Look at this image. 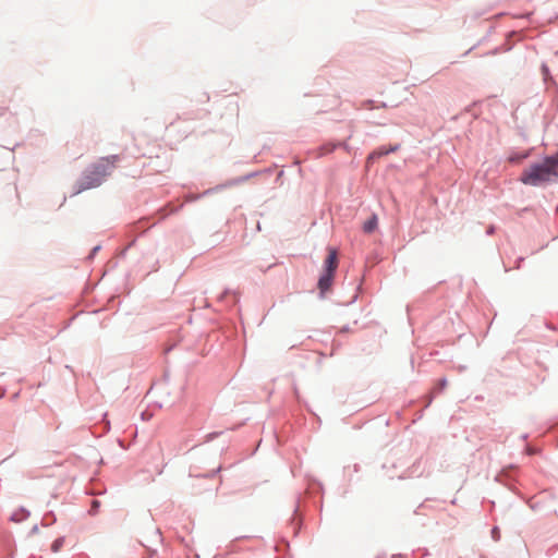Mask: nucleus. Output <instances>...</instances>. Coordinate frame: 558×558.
<instances>
[{
    "label": "nucleus",
    "mask_w": 558,
    "mask_h": 558,
    "mask_svg": "<svg viewBox=\"0 0 558 558\" xmlns=\"http://www.w3.org/2000/svg\"><path fill=\"white\" fill-rule=\"evenodd\" d=\"M529 154L527 153H524V154H513L511 156H509L508 160L509 162H520L521 160L527 158Z\"/></svg>",
    "instance_id": "obj_6"
},
{
    "label": "nucleus",
    "mask_w": 558,
    "mask_h": 558,
    "mask_svg": "<svg viewBox=\"0 0 558 558\" xmlns=\"http://www.w3.org/2000/svg\"><path fill=\"white\" fill-rule=\"evenodd\" d=\"M558 180V154L546 157L543 162L535 163L525 169L521 175V182L526 185L537 186Z\"/></svg>",
    "instance_id": "obj_2"
},
{
    "label": "nucleus",
    "mask_w": 558,
    "mask_h": 558,
    "mask_svg": "<svg viewBox=\"0 0 558 558\" xmlns=\"http://www.w3.org/2000/svg\"><path fill=\"white\" fill-rule=\"evenodd\" d=\"M377 225H378L377 216L373 215L367 221L364 222L363 230L366 233H372L373 231L376 230Z\"/></svg>",
    "instance_id": "obj_5"
},
{
    "label": "nucleus",
    "mask_w": 558,
    "mask_h": 558,
    "mask_svg": "<svg viewBox=\"0 0 558 558\" xmlns=\"http://www.w3.org/2000/svg\"><path fill=\"white\" fill-rule=\"evenodd\" d=\"M398 149V146H392L390 148H384V147H380L376 150H374L369 156H368V161L371 160H374L375 158H379L380 156H384V155H387L391 151H396Z\"/></svg>",
    "instance_id": "obj_4"
},
{
    "label": "nucleus",
    "mask_w": 558,
    "mask_h": 558,
    "mask_svg": "<svg viewBox=\"0 0 558 558\" xmlns=\"http://www.w3.org/2000/svg\"><path fill=\"white\" fill-rule=\"evenodd\" d=\"M338 267V252L333 247L328 248V256L324 265V274L318 280V288L322 292L329 290L332 283L335 271Z\"/></svg>",
    "instance_id": "obj_3"
},
{
    "label": "nucleus",
    "mask_w": 558,
    "mask_h": 558,
    "mask_svg": "<svg viewBox=\"0 0 558 558\" xmlns=\"http://www.w3.org/2000/svg\"><path fill=\"white\" fill-rule=\"evenodd\" d=\"M543 72H544V74H547L548 69H547V66H546V65H543Z\"/></svg>",
    "instance_id": "obj_8"
},
{
    "label": "nucleus",
    "mask_w": 558,
    "mask_h": 558,
    "mask_svg": "<svg viewBox=\"0 0 558 558\" xmlns=\"http://www.w3.org/2000/svg\"><path fill=\"white\" fill-rule=\"evenodd\" d=\"M62 545H63V539H62V538H58V539H56V541L52 543L51 548H52V550H53L54 553H57V551H59V550H60V548L62 547Z\"/></svg>",
    "instance_id": "obj_7"
},
{
    "label": "nucleus",
    "mask_w": 558,
    "mask_h": 558,
    "mask_svg": "<svg viewBox=\"0 0 558 558\" xmlns=\"http://www.w3.org/2000/svg\"><path fill=\"white\" fill-rule=\"evenodd\" d=\"M93 505H94L95 507H98V501H96V500H95V501L93 502Z\"/></svg>",
    "instance_id": "obj_9"
},
{
    "label": "nucleus",
    "mask_w": 558,
    "mask_h": 558,
    "mask_svg": "<svg viewBox=\"0 0 558 558\" xmlns=\"http://www.w3.org/2000/svg\"><path fill=\"white\" fill-rule=\"evenodd\" d=\"M118 161L119 157L117 155H112L102 157L93 163L84 172L82 179L77 183L76 193L99 186L105 179L113 172Z\"/></svg>",
    "instance_id": "obj_1"
}]
</instances>
